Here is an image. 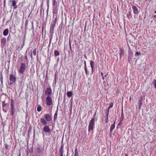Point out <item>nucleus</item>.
<instances>
[{
	"mask_svg": "<svg viewBox=\"0 0 156 156\" xmlns=\"http://www.w3.org/2000/svg\"><path fill=\"white\" fill-rule=\"evenodd\" d=\"M26 69V64L23 62L21 63L19 69H18L19 72L21 74H23Z\"/></svg>",
	"mask_w": 156,
	"mask_h": 156,
	"instance_id": "1",
	"label": "nucleus"
},
{
	"mask_svg": "<svg viewBox=\"0 0 156 156\" xmlns=\"http://www.w3.org/2000/svg\"><path fill=\"white\" fill-rule=\"evenodd\" d=\"M94 118H92L90 121L89 125L88 126V131H89L90 130H93L94 128Z\"/></svg>",
	"mask_w": 156,
	"mask_h": 156,
	"instance_id": "2",
	"label": "nucleus"
},
{
	"mask_svg": "<svg viewBox=\"0 0 156 156\" xmlns=\"http://www.w3.org/2000/svg\"><path fill=\"white\" fill-rule=\"evenodd\" d=\"M45 94L46 97L51 96L52 94V90L51 87H47L45 91Z\"/></svg>",
	"mask_w": 156,
	"mask_h": 156,
	"instance_id": "3",
	"label": "nucleus"
},
{
	"mask_svg": "<svg viewBox=\"0 0 156 156\" xmlns=\"http://www.w3.org/2000/svg\"><path fill=\"white\" fill-rule=\"evenodd\" d=\"M46 102L47 106H49L51 105L52 104V101L51 96L46 97Z\"/></svg>",
	"mask_w": 156,
	"mask_h": 156,
	"instance_id": "4",
	"label": "nucleus"
},
{
	"mask_svg": "<svg viewBox=\"0 0 156 156\" xmlns=\"http://www.w3.org/2000/svg\"><path fill=\"white\" fill-rule=\"evenodd\" d=\"M43 151V150L40 147H38L36 148L35 150V152L36 156H37L39 154Z\"/></svg>",
	"mask_w": 156,
	"mask_h": 156,
	"instance_id": "5",
	"label": "nucleus"
},
{
	"mask_svg": "<svg viewBox=\"0 0 156 156\" xmlns=\"http://www.w3.org/2000/svg\"><path fill=\"white\" fill-rule=\"evenodd\" d=\"M44 117L47 122L50 121L52 119V118L51 115L49 114H45L44 115Z\"/></svg>",
	"mask_w": 156,
	"mask_h": 156,
	"instance_id": "6",
	"label": "nucleus"
},
{
	"mask_svg": "<svg viewBox=\"0 0 156 156\" xmlns=\"http://www.w3.org/2000/svg\"><path fill=\"white\" fill-rule=\"evenodd\" d=\"M56 22H53L50 26V32L51 33L53 34L54 33V27L55 25Z\"/></svg>",
	"mask_w": 156,
	"mask_h": 156,
	"instance_id": "7",
	"label": "nucleus"
},
{
	"mask_svg": "<svg viewBox=\"0 0 156 156\" xmlns=\"http://www.w3.org/2000/svg\"><path fill=\"white\" fill-rule=\"evenodd\" d=\"M63 149H64V145L63 144H62L59 150V156H63Z\"/></svg>",
	"mask_w": 156,
	"mask_h": 156,
	"instance_id": "8",
	"label": "nucleus"
},
{
	"mask_svg": "<svg viewBox=\"0 0 156 156\" xmlns=\"http://www.w3.org/2000/svg\"><path fill=\"white\" fill-rule=\"evenodd\" d=\"M90 64L92 69V73L91 74H93L94 71V62L92 60L90 61Z\"/></svg>",
	"mask_w": 156,
	"mask_h": 156,
	"instance_id": "9",
	"label": "nucleus"
},
{
	"mask_svg": "<svg viewBox=\"0 0 156 156\" xmlns=\"http://www.w3.org/2000/svg\"><path fill=\"white\" fill-rule=\"evenodd\" d=\"M9 80L10 82H15L16 80V77L13 74H12L10 76Z\"/></svg>",
	"mask_w": 156,
	"mask_h": 156,
	"instance_id": "10",
	"label": "nucleus"
},
{
	"mask_svg": "<svg viewBox=\"0 0 156 156\" xmlns=\"http://www.w3.org/2000/svg\"><path fill=\"white\" fill-rule=\"evenodd\" d=\"M43 131L45 133H49L50 131L49 126L45 125L43 128Z\"/></svg>",
	"mask_w": 156,
	"mask_h": 156,
	"instance_id": "11",
	"label": "nucleus"
},
{
	"mask_svg": "<svg viewBox=\"0 0 156 156\" xmlns=\"http://www.w3.org/2000/svg\"><path fill=\"white\" fill-rule=\"evenodd\" d=\"M132 8L134 13L135 15L138 14L139 13L137 7L135 6H132Z\"/></svg>",
	"mask_w": 156,
	"mask_h": 156,
	"instance_id": "12",
	"label": "nucleus"
},
{
	"mask_svg": "<svg viewBox=\"0 0 156 156\" xmlns=\"http://www.w3.org/2000/svg\"><path fill=\"white\" fill-rule=\"evenodd\" d=\"M10 114L12 116H13L14 115L15 113V109L14 105H10Z\"/></svg>",
	"mask_w": 156,
	"mask_h": 156,
	"instance_id": "13",
	"label": "nucleus"
},
{
	"mask_svg": "<svg viewBox=\"0 0 156 156\" xmlns=\"http://www.w3.org/2000/svg\"><path fill=\"white\" fill-rule=\"evenodd\" d=\"M40 121L44 125H46L48 124L47 121L45 119L43 118L40 119Z\"/></svg>",
	"mask_w": 156,
	"mask_h": 156,
	"instance_id": "14",
	"label": "nucleus"
},
{
	"mask_svg": "<svg viewBox=\"0 0 156 156\" xmlns=\"http://www.w3.org/2000/svg\"><path fill=\"white\" fill-rule=\"evenodd\" d=\"M125 51L124 49L122 48H120V59H121L122 58V56L124 54Z\"/></svg>",
	"mask_w": 156,
	"mask_h": 156,
	"instance_id": "15",
	"label": "nucleus"
},
{
	"mask_svg": "<svg viewBox=\"0 0 156 156\" xmlns=\"http://www.w3.org/2000/svg\"><path fill=\"white\" fill-rule=\"evenodd\" d=\"M12 3V6H13L14 9H16L17 8V6L16 5V3L15 0H12L11 1Z\"/></svg>",
	"mask_w": 156,
	"mask_h": 156,
	"instance_id": "16",
	"label": "nucleus"
},
{
	"mask_svg": "<svg viewBox=\"0 0 156 156\" xmlns=\"http://www.w3.org/2000/svg\"><path fill=\"white\" fill-rule=\"evenodd\" d=\"M58 114V109L55 111V113L54 115L53 119L54 121H55L57 119Z\"/></svg>",
	"mask_w": 156,
	"mask_h": 156,
	"instance_id": "17",
	"label": "nucleus"
},
{
	"mask_svg": "<svg viewBox=\"0 0 156 156\" xmlns=\"http://www.w3.org/2000/svg\"><path fill=\"white\" fill-rule=\"evenodd\" d=\"M9 32V30L8 29H5L3 32V35L5 36H7Z\"/></svg>",
	"mask_w": 156,
	"mask_h": 156,
	"instance_id": "18",
	"label": "nucleus"
},
{
	"mask_svg": "<svg viewBox=\"0 0 156 156\" xmlns=\"http://www.w3.org/2000/svg\"><path fill=\"white\" fill-rule=\"evenodd\" d=\"M6 42V38L4 37L2 38L1 41V43L2 44H5Z\"/></svg>",
	"mask_w": 156,
	"mask_h": 156,
	"instance_id": "19",
	"label": "nucleus"
},
{
	"mask_svg": "<svg viewBox=\"0 0 156 156\" xmlns=\"http://www.w3.org/2000/svg\"><path fill=\"white\" fill-rule=\"evenodd\" d=\"M115 122L111 126L110 128V133H112V130L115 128Z\"/></svg>",
	"mask_w": 156,
	"mask_h": 156,
	"instance_id": "20",
	"label": "nucleus"
},
{
	"mask_svg": "<svg viewBox=\"0 0 156 156\" xmlns=\"http://www.w3.org/2000/svg\"><path fill=\"white\" fill-rule=\"evenodd\" d=\"M59 51L57 50H55L54 51V55L55 57L58 56L59 55Z\"/></svg>",
	"mask_w": 156,
	"mask_h": 156,
	"instance_id": "21",
	"label": "nucleus"
},
{
	"mask_svg": "<svg viewBox=\"0 0 156 156\" xmlns=\"http://www.w3.org/2000/svg\"><path fill=\"white\" fill-rule=\"evenodd\" d=\"M72 95V92L69 91L67 92V95L68 97L70 98Z\"/></svg>",
	"mask_w": 156,
	"mask_h": 156,
	"instance_id": "22",
	"label": "nucleus"
},
{
	"mask_svg": "<svg viewBox=\"0 0 156 156\" xmlns=\"http://www.w3.org/2000/svg\"><path fill=\"white\" fill-rule=\"evenodd\" d=\"M85 71L87 76H88L89 75V73H88V71L87 67H84Z\"/></svg>",
	"mask_w": 156,
	"mask_h": 156,
	"instance_id": "23",
	"label": "nucleus"
},
{
	"mask_svg": "<svg viewBox=\"0 0 156 156\" xmlns=\"http://www.w3.org/2000/svg\"><path fill=\"white\" fill-rule=\"evenodd\" d=\"M42 109V107L40 105H38V106L37 108V110L38 112H40Z\"/></svg>",
	"mask_w": 156,
	"mask_h": 156,
	"instance_id": "24",
	"label": "nucleus"
},
{
	"mask_svg": "<svg viewBox=\"0 0 156 156\" xmlns=\"http://www.w3.org/2000/svg\"><path fill=\"white\" fill-rule=\"evenodd\" d=\"M138 104L139 105V108L140 109L142 105V103L141 100H140L138 101Z\"/></svg>",
	"mask_w": 156,
	"mask_h": 156,
	"instance_id": "25",
	"label": "nucleus"
},
{
	"mask_svg": "<svg viewBox=\"0 0 156 156\" xmlns=\"http://www.w3.org/2000/svg\"><path fill=\"white\" fill-rule=\"evenodd\" d=\"M74 156H79V153L77 151V149L75 150Z\"/></svg>",
	"mask_w": 156,
	"mask_h": 156,
	"instance_id": "26",
	"label": "nucleus"
},
{
	"mask_svg": "<svg viewBox=\"0 0 156 156\" xmlns=\"http://www.w3.org/2000/svg\"><path fill=\"white\" fill-rule=\"evenodd\" d=\"M108 116H106V118L104 121L105 123H107L108 122Z\"/></svg>",
	"mask_w": 156,
	"mask_h": 156,
	"instance_id": "27",
	"label": "nucleus"
},
{
	"mask_svg": "<svg viewBox=\"0 0 156 156\" xmlns=\"http://www.w3.org/2000/svg\"><path fill=\"white\" fill-rule=\"evenodd\" d=\"M7 105V104L5 103V101H4L2 102V107L3 108Z\"/></svg>",
	"mask_w": 156,
	"mask_h": 156,
	"instance_id": "28",
	"label": "nucleus"
},
{
	"mask_svg": "<svg viewBox=\"0 0 156 156\" xmlns=\"http://www.w3.org/2000/svg\"><path fill=\"white\" fill-rule=\"evenodd\" d=\"M37 51V49L36 48H35L33 51V53L34 55L35 56L36 55V52Z\"/></svg>",
	"mask_w": 156,
	"mask_h": 156,
	"instance_id": "29",
	"label": "nucleus"
},
{
	"mask_svg": "<svg viewBox=\"0 0 156 156\" xmlns=\"http://www.w3.org/2000/svg\"><path fill=\"white\" fill-rule=\"evenodd\" d=\"M128 54L130 57L132 56L133 55V53L131 51H129Z\"/></svg>",
	"mask_w": 156,
	"mask_h": 156,
	"instance_id": "30",
	"label": "nucleus"
},
{
	"mask_svg": "<svg viewBox=\"0 0 156 156\" xmlns=\"http://www.w3.org/2000/svg\"><path fill=\"white\" fill-rule=\"evenodd\" d=\"M153 83L154 84V87L156 89V80L154 79L153 80Z\"/></svg>",
	"mask_w": 156,
	"mask_h": 156,
	"instance_id": "31",
	"label": "nucleus"
},
{
	"mask_svg": "<svg viewBox=\"0 0 156 156\" xmlns=\"http://www.w3.org/2000/svg\"><path fill=\"white\" fill-rule=\"evenodd\" d=\"M113 103H110V106L109 107V108H112L113 107Z\"/></svg>",
	"mask_w": 156,
	"mask_h": 156,
	"instance_id": "32",
	"label": "nucleus"
},
{
	"mask_svg": "<svg viewBox=\"0 0 156 156\" xmlns=\"http://www.w3.org/2000/svg\"><path fill=\"white\" fill-rule=\"evenodd\" d=\"M140 55V53L139 52H136V53L135 54V56H136V55Z\"/></svg>",
	"mask_w": 156,
	"mask_h": 156,
	"instance_id": "33",
	"label": "nucleus"
},
{
	"mask_svg": "<svg viewBox=\"0 0 156 156\" xmlns=\"http://www.w3.org/2000/svg\"><path fill=\"white\" fill-rule=\"evenodd\" d=\"M110 108H108V109L107 111V112L106 113V116H108L109 115V110Z\"/></svg>",
	"mask_w": 156,
	"mask_h": 156,
	"instance_id": "34",
	"label": "nucleus"
},
{
	"mask_svg": "<svg viewBox=\"0 0 156 156\" xmlns=\"http://www.w3.org/2000/svg\"><path fill=\"white\" fill-rule=\"evenodd\" d=\"M57 78V74L56 73L55 74V76H54V79H55V82H56V80Z\"/></svg>",
	"mask_w": 156,
	"mask_h": 156,
	"instance_id": "35",
	"label": "nucleus"
},
{
	"mask_svg": "<svg viewBox=\"0 0 156 156\" xmlns=\"http://www.w3.org/2000/svg\"><path fill=\"white\" fill-rule=\"evenodd\" d=\"M11 104L10 105H14V103L13 102V101L12 99H11Z\"/></svg>",
	"mask_w": 156,
	"mask_h": 156,
	"instance_id": "36",
	"label": "nucleus"
},
{
	"mask_svg": "<svg viewBox=\"0 0 156 156\" xmlns=\"http://www.w3.org/2000/svg\"><path fill=\"white\" fill-rule=\"evenodd\" d=\"M121 118L122 119H124V115L123 113V112H122L121 115Z\"/></svg>",
	"mask_w": 156,
	"mask_h": 156,
	"instance_id": "37",
	"label": "nucleus"
},
{
	"mask_svg": "<svg viewBox=\"0 0 156 156\" xmlns=\"http://www.w3.org/2000/svg\"><path fill=\"white\" fill-rule=\"evenodd\" d=\"M52 37H51L50 39H49V45H50L51 43V41H52Z\"/></svg>",
	"mask_w": 156,
	"mask_h": 156,
	"instance_id": "38",
	"label": "nucleus"
},
{
	"mask_svg": "<svg viewBox=\"0 0 156 156\" xmlns=\"http://www.w3.org/2000/svg\"><path fill=\"white\" fill-rule=\"evenodd\" d=\"M0 80H3V77L2 74L0 76Z\"/></svg>",
	"mask_w": 156,
	"mask_h": 156,
	"instance_id": "39",
	"label": "nucleus"
},
{
	"mask_svg": "<svg viewBox=\"0 0 156 156\" xmlns=\"http://www.w3.org/2000/svg\"><path fill=\"white\" fill-rule=\"evenodd\" d=\"M56 3V0H53V5L54 6H55V5Z\"/></svg>",
	"mask_w": 156,
	"mask_h": 156,
	"instance_id": "40",
	"label": "nucleus"
},
{
	"mask_svg": "<svg viewBox=\"0 0 156 156\" xmlns=\"http://www.w3.org/2000/svg\"><path fill=\"white\" fill-rule=\"evenodd\" d=\"M8 145L6 144L5 146V149H6V150H7V149H8Z\"/></svg>",
	"mask_w": 156,
	"mask_h": 156,
	"instance_id": "41",
	"label": "nucleus"
},
{
	"mask_svg": "<svg viewBox=\"0 0 156 156\" xmlns=\"http://www.w3.org/2000/svg\"><path fill=\"white\" fill-rule=\"evenodd\" d=\"M123 120V119H122V118H121L120 121L119 122V124L122 122Z\"/></svg>",
	"mask_w": 156,
	"mask_h": 156,
	"instance_id": "42",
	"label": "nucleus"
},
{
	"mask_svg": "<svg viewBox=\"0 0 156 156\" xmlns=\"http://www.w3.org/2000/svg\"><path fill=\"white\" fill-rule=\"evenodd\" d=\"M84 67H87V65H86V61H84Z\"/></svg>",
	"mask_w": 156,
	"mask_h": 156,
	"instance_id": "43",
	"label": "nucleus"
},
{
	"mask_svg": "<svg viewBox=\"0 0 156 156\" xmlns=\"http://www.w3.org/2000/svg\"><path fill=\"white\" fill-rule=\"evenodd\" d=\"M14 83L15 82H10V83H9V84L10 85H12L13 84V83Z\"/></svg>",
	"mask_w": 156,
	"mask_h": 156,
	"instance_id": "44",
	"label": "nucleus"
},
{
	"mask_svg": "<svg viewBox=\"0 0 156 156\" xmlns=\"http://www.w3.org/2000/svg\"><path fill=\"white\" fill-rule=\"evenodd\" d=\"M25 58L26 60H28L27 56V55H25Z\"/></svg>",
	"mask_w": 156,
	"mask_h": 156,
	"instance_id": "45",
	"label": "nucleus"
},
{
	"mask_svg": "<svg viewBox=\"0 0 156 156\" xmlns=\"http://www.w3.org/2000/svg\"><path fill=\"white\" fill-rule=\"evenodd\" d=\"M154 12L156 14V11H155ZM154 18H156V15H154Z\"/></svg>",
	"mask_w": 156,
	"mask_h": 156,
	"instance_id": "46",
	"label": "nucleus"
},
{
	"mask_svg": "<svg viewBox=\"0 0 156 156\" xmlns=\"http://www.w3.org/2000/svg\"><path fill=\"white\" fill-rule=\"evenodd\" d=\"M30 56V57H31V58H33V55H32V52H31V53Z\"/></svg>",
	"mask_w": 156,
	"mask_h": 156,
	"instance_id": "47",
	"label": "nucleus"
},
{
	"mask_svg": "<svg viewBox=\"0 0 156 156\" xmlns=\"http://www.w3.org/2000/svg\"><path fill=\"white\" fill-rule=\"evenodd\" d=\"M130 14L129 13L128 14H127V16H128V17L129 18V16H130Z\"/></svg>",
	"mask_w": 156,
	"mask_h": 156,
	"instance_id": "48",
	"label": "nucleus"
},
{
	"mask_svg": "<svg viewBox=\"0 0 156 156\" xmlns=\"http://www.w3.org/2000/svg\"><path fill=\"white\" fill-rule=\"evenodd\" d=\"M101 76H103V73L102 72H101Z\"/></svg>",
	"mask_w": 156,
	"mask_h": 156,
	"instance_id": "49",
	"label": "nucleus"
},
{
	"mask_svg": "<svg viewBox=\"0 0 156 156\" xmlns=\"http://www.w3.org/2000/svg\"><path fill=\"white\" fill-rule=\"evenodd\" d=\"M1 83L2 84L3 83V80H1Z\"/></svg>",
	"mask_w": 156,
	"mask_h": 156,
	"instance_id": "50",
	"label": "nucleus"
},
{
	"mask_svg": "<svg viewBox=\"0 0 156 156\" xmlns=\"http://www.w3.org/2000/svg\"><path fill=\"white\" fill-rule=\"evenodd\" d=\"M70 49L71 50V44H70Z\"/></svg>",
	"mask_w": 156,
	"mask_h": 156,
	"instance_id": "51",
	"label": "nucleus"
},
{
	"mask_svg": "<svg viewBox=\"0 0 156 156\" xmlns=\"http://www.w3.org/2000/svg\"><path fill=\"white\" fill-rule=\"evenodd\" d=\"M102 79L104 80V77L103 76H102Z\"/></svg>",
	"mask_w": 156,
	"mask_h": 156,
	"instance_id": "52",
	"label": "nucleus"
},
{
	"mask_svg": "<svg viewBox=\"0 0 156 156\" xmlns=\"http://www.w3.org/2000/svg\"><path fill=\"white\" fill-rule=\"evenodd\" d=\"M107 75H107H107H105V77H107Z\"/></svg>",
	"mask_w": 156,
	"mask_h": 156,
	"instance_id": "53",
	"label": "nucleus"
},
{
	"mask_svg": "<svg viewBox=\"0 0 156 156\" xmlns=\"http://www.w3.org/2000/svg\"><path fill=\"white\" fill-rule=\"evenodd\" d=\"M26 25H27V22L26 23Z\"/></svg>",
	"mask_w": 156,
	"mask_h": 156,
	"instance_id": "54",
	"label": "nucleus"
},
{
	"mask_svg": "<svg viewBox=\"0 0 156 156\" xmlns=\"http://www.w3.org/2000/svg\"><path fill=\"white\" fill-rule=\"evenodd\" d=\"M125 156H128L127 155V154H126L125 155Z\"/></svg>",
	"mask_w": 156,
	"mask_h": 156,
	"instance_id": "55",
	"label": "nucleus"
},
{
	"mask_svg": "<svg viewBox=\"0 0 156 156\" xmlns=\"http://www.w3.org/2000/svg\"><path fill=\"white\" fill-rule=\"evenodd\" d=\"M24 45V44H23V45ZM23 46H22V47H23Z\"/></svg>",
	"mask_w": 156,
	"mask_h": 156,
	"instance_id": "56",
	"label": "nucleus"
},
{
	"mask_svg": "<svg viewBox=\"0 0 156 156\" xmlns=\"http://www.w3.org/2000/svg\"><path fill=\"white\" fill-rule=\"evenodd\" d=\"M5 112H6V111H4Z\"/></svg>",
	"mask_w": 156,
	"mask_h": 156,
	"instance_id": "57",
	"label": "nucleus"
}]
</instances>
